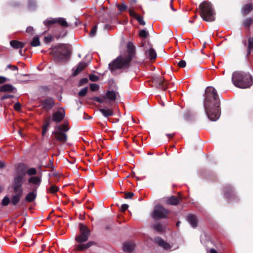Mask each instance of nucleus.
<instances>
[{
  "mask_svg": "<svg viewBox=\"0 0 253 253\" xmlns=\"http://www.w3.org/2000/svg\"><path fill=\"white\" fill-rule=\"evenodd\" d=\"M28 4H29V6L30 8L32 9L35 5V2L33 0H30L29 1Z\"/></svg>",
  "mask_w": 253,
  "mask_h": 253,
  "instance_id": "obj_48",
  "label": "nucleus"
},
{
  "mask_svg": "<svg viewBox=\"0 0 253 253\" xmlns=\"http://www.w3.org/2000/svg\"><path fill=\"white\" fill-rule=\"evenodd\" d=\"M16 194L12 197L11 203L13 205H16L20 201L23 191H14Z\"/></svg>",
  "mask_w": 253,
  "mask_h": 253,
  "instance_id": "obj_20",
  "label": "nucleus"
},
{
  "mask_svg": "<svg viewBox=\"0 0 253 253\" xmlns=\"http://www.w3.org/2000/svg\"><path fill=\"white\" fill-rule=\"evenodd\" d=\"M168 204L171 205H176L179 203V199L175 197H171L167 200Z\"/></svg>",
  "mask_w": 253,
  "mask_h": 253,
  "instance_id": "obj_28",
  "label": "nucleus"
},
{
  "mask_svg": "<svg viewBox=\"0 0 253 253\" xmlns=\"http://www.w3.org/2000/svg\"><path fill=\"white\" fill-rule=\"evenodd\" d=\"M135 18L138 21V22L140 25H145V22L141 16L138 15Z\"/></svg>",
  "mask_w": 253,
  "mask_h": 253,
  "instance_id": "obj_35",
  "label": "nucleus"
},
{
  "mask_svg": "<svg viewBox=\"0 0 253 253\" xmlns=\"http://www.w3.org/2000/svg\"><path fill=\"white\" fill-rule=\"evenodd\" d=\"M21 108V104L19 102H16L14 104V109L16 110L19 111Z\"/></svg>",
  "mask_w": 253,
  "mask_h": 253,
  "instance_id": "obj_49",
  "label": "nucleus"
},
{
  "mask_svg": "<svg viewBox=\"0 0 253 253\" xmlns=\"http://www.w3.org/2000/svg\"><path fill=\"white\" fill-rule=\"evenodd\" d=\"M4 167V163L2 161H0V168H3Z\"/></svg>",
  "mask_w": 253,
  "mask_h": 253,
  "instance_id": "obj_58",
  "label": "nucleus"
},
{
  "mask_svg": "<svg viewBox=\"0 0 253 253\" xmlns=\"http://www.w3.org/2000/svg\"><path fill=\"white\" fill-rule=\"evenodd\" d=\"M58 190V188L54 185H52L49 191L52 193H54Z\"/></svg>",
  "mask_w": 253,
  "mask_h": 253,
  "instance_id": "obj_42",
  "label": "nucleus"
},
{
  "mask_svg": "<svg viewBox=\"0 0 253 253\" xmlns=\"http://www.w3.org/2000/svg\"><path fill=\"white\" fill-rule=\"evenodd\" d=\"M154 228L157 231L161 232L164 229V226L160 223H156L154 225Z\"/></svg>",
  "mask_w": 253,
  "mask_h": 253,
  "instance_id": "obj_32",
  "label": "nucleus"
},
{
  "mask_svg": "<svg viewBox=\"0 0 253 253\" xmlns=\"http://www.w3.org/2000/svg\"><path fill=\"white\" fill-rule=\"evenodd\" d=\"M31 44L34 47L39 46L40 45L39 38L37 36L34 37L33 40L31 42Z\"/></svg>",
  "mask_w": 253,
  "mask_h": 253,
  "instance_id": "obj_29",
  "label": "nucleus"
},
{
  "mask_svg": "<svg viewBox=\"0 0 253 253\" xmlns=\"http://www.w3.org/2000/svg\"><path fill=\"white\" fill-rule=\"evenodd\" d=\"M178 65L181 68H184L186 65V63L184 60H181L178 62Z\"/></svg>",
  "mask_w": 253,
  "mask_h": 253,
  "instance_id": "obj_45",
  "label": "nucleus"
},
{
  "mask_svg": "<svg viewBox=\"0 0 253 253\" xmlns=\"http://www.w3.org/2000/svg\"><path fill=\"white\" fill-rule=\"evenodd\" d=\"M93 245H94V242H89L85 244H80V245H76L75 248L76 250L84 251V250L88 249V248H89Z\"/></svg>",
  "mask_w": 253,
  "mask_h": 253,
  "instance_id": "obj_18",
  "label": "nucleus"
},
{
  "mask_svg": "<svg viewBox=\"0 0 253 253\" xmlns=\"http://www.w3.org/2000/svg\"><path fill=\"white\" fill-rule=\"evenodd\" d=\"M57 18H49L45 20L43 23L45 26H49L50 25L54 24L55 23H57Z\"/></svg>",
  "mask_w": 253,
  "mask_h": 253,
  "instance_id": "obj_27",
  "label": "nucleus"
},
{
  "mask_svg": "<svg viewBox=\"0 0 253 253\" xmlns=\"http://www.w3.org/2000/svg\"><path fill=\"white\" fill-rule=\"evenodd\" d=\"M154 241L160 246L162 247L164 249L168 250L171 248V246L169 244L165 242L163 239L159 237L156 238L154 240Z\"/></svg>",
  "mask_w": 253,
  "mask_h": 253,
  "instance_id": "obj_14",
  "label": "nucleus"
},
{
  "mask_svg": "<svg viewBox=\"0 0 253 253\" xmlns=\"http://www.w3.org/2000/svg\"><path fill=\"white\" fill-rule=\"evenodd\" d=\"M13 87L9 84L2 85L0 87V91L2 92L5 91H12L13 90Z\"/></svg>",
  "mask_w": 253,
  "mask_h": 253,
  "instance_id": "obj_26",
  "label": "nucleus"
},
{
  "mask_svg": "<svg viewBox=\"0 0 253 253\" xmlns=\"http://www.w3.org/2000/svg\"><path fill=\"white\" fill-rule=\"evenodd\" d=\"M139 35L141 38H147L149 35V33L146 30H142L140 31Z\"/></svg>",
  "mask_w": 253,
  "mask_h": 253,
  "instance_id": "obj_34",
  "label": "nucleus"
},
{
  "mask_svg": "<svg viewBox=\"0 0 253 253\" xmlns=\"http://www.w3.org/2000/svg\"><path fill=\"white\" fill-rule=\"evenodd\" d=\"M19 53H20V54L21 55H22V50H21V49H20V50H19Z\"/></svg>",
  "mask_w": 253,
  "mask_h": 253,
  "instance_id": "obj_62",
  "label": "nucleus"
},
{
  "mask_svg": "<svg viewBox=\"0 0 253 253\" xmlns=\"http://www.w3.org/2000/svg\"><path fill=\"white\" fill-rule=\"evenodd\" d=\"M51 39H52V37L50 36H48L45 37L44 38V40H45V42H50L51 41Z\"/></svg>",
  "mask_w": 253,
  "mask_h": 253,
  "instance_id": "obj_54",
  "label": "nucleus"
},
{
  "mask_svg": "<svg viewBox=\"0 0 253 253\" xmlns=\"http://www.w3.org/2000/svg\"><path fill=\"white\" fill-rule=\"evenodd\" d=\"M10 45L14 48H22L24 46V43L17 41H11L10 42Z\"/></svg>",
  "mask_w": 253,
  "mask_h": 253,
  "instance_id": "obj_22",
  "label": "nucleus"
},
{
  "mask_svg": "<svg viewBox=\"0 0 253 253\" xmlns=\"http://www.w3.org/2000/svg\"><path fill=\"white\" fill-rule=\"evenodd\" d=\"M87 91V88L84 87L80 90V91L79 92V95L83 97L86 95Z\"/></svg>",
  "mask_w": 253,
  "mask_h": 253,
  "instance_id": "obj_38",
  "label": "nucleus"
},
{
  "mask_svg": "<svg viewBox=\"0 0 253 253\" xmlns=\"http://www.w3.org/2000/svg\"><path fill=\"white\" fill-rule=\"evenodd\" d=\"M55 127H59L60 128V131L65 133L69 130V127L66 124H63L61 126H57Z\"/></svg>",
  "mask_w": 253,
  "mask_h": 253,
  "instance_id": "obj_33",
  "label": "nucleus"
},
{
  "mask_svg": "<svg viewBox=\"0 0 253 253\" xmlns=\"http://www.w3.org/2000/svg\"><path fill=\"white\" fill-rule=\"evenodd\" d=\"M24 177L22 175H17L14 178L13 190L14 191H23L22 186L24 182Z\"/></svg>",
  "mask_w": 253,
  "mask_h": 253,
  "instance_id": "obj_8",
  "label": "nucleus"
},
{
  "mask_svg": "<svg viewBox=\"0 0 253 253\" xmlns=\"http://www.w3.org/2000/svg\"><path fill=\"white\" fill-rule=\"evenodd\" d=\"M127 50L123 54L109 64L110 70L126 68L129 66V63L134 55V47L132 43L128 42L127 45Z\"/></svg>",
  "mask_w": 253,
  "mask_h": 253,
  "instance_id": "obj_2",
  "label": "nucleus"
},
{
  "mask_svg": "<svg viewBox=\"0 0 253 253\" xmlns=\"http://www.w3.org/2000/svg\"><path fill=\"white\" fill-rule=\"evenodd\" d=\"M34 29L32 27H28L26 29V32L32 34Z\"/></svg>",
  "mask_w": 253,
  "mask_h": 253,
  "instance_id": "obj_52",
  "label": "nucleus"
},
{
  "mask_svg": "<svg viewBox=\"0 0 253 253\" xmlns=\"http://www.w3.org/2000/svg\"><path fill=\"white\" fill-rule=\"evenodd\" d=\"M117 7L119 8L120 11H123L126 9V6L124 3H123L121 5L119 4L117 5Z\"/></svg>",
  "mask_w": 253,
  "mask_h": 253,
  "instance_id": "obj_41",
  "label": "nucleus"
},
{
  "mask_svg": "<svg viewBox=\"0 0 253 253\" xmlns=\"http://www.w3.org/2000/svg\"><path fill=\"white\" fill-rule=\"evenodd\" d=\"M134 196V194L132 192H128L126 193L125 198L130 199Z\"/></svg>",
  "mask_w": 253,
  "mask_h": 253,
  "instance_id": "obj_46",
  "label": "nucleus"
},
{
  "mask_svg": "<svg viewBox=\"0 0 253 253\" xmlns=\"http://www.w3.org/2000/svg\"><path fill=\"white\" fill-rule=\"evenodd\" d=\"M169 211L163 206L156 205L152 214V217L154 219H161L167 217Z\"/></svg>",
  "mask_w": 253,
  "mask_h": 253,
  "instance_id": "obj_6",
  "label": "nucleus"
},
{
  "mask_svg": "<svg viewBox=\"0 0 253 253\" xmlns=\"http://www.w3.org/2000/svg\"><path fill=\"white\" fill-rule=\"evenodd\" d=\"M187 220L192 227H196L197 223V219L195 215L192 214L189 215L187 216Z\"/></svg>",
  "mask_w": 253,
  "mask_h": 253,
  "instance_id": "obj_21",
  "label": "nucleus"
},
{
  "mask_svg": "<svg viewBox=\"0 0 253 253\" xmlns=\"http://www.w3.org/2000/svg\"><path fill=\"white\" fill-rule=\"evenodd\" d=\"M87 66V64L85 62L80 63L77 67L75 72L74 73V75L76 76L83 71Z\"/></svg>",
  "mask_w": 253,
  "mask_h": 253,
  "instance_id": "obj_23",
  "label": "nucleus"
},
{
  "mask_svg": "<svg viewBox=\"0 0 253 253\" xmlns=\"http://www.w3.org/2000/svg\"><path fill=\"white\" fill-rule=\"evenodd\" d=\"M80 234L75 238L78 243H82L87 241L90 235V230L87 227L82 224L79 225Z\"/></svg>",
  "mask_w": 253,
  "mask_h": 253,
  "instance_id": "obj_5",
  "label": "nucleus"
},
{
  "mask_svg": "<svg viewBox=\"0 0 253 253\" xmlns=\"http://www.w3.org/2000/svg\"><path fill=\"white\" fill-rule=\"evenodd\" d=\"M66 46L64 44H59L57 47H55L53 49V51L50 52V54H53V51L56 52H60L61 55H64L65 54L64 51L66 50Z\"/></svg>",
  "mask_w": 253,
  "mask_h": 253,
  "instance_id": "obj_19",
  "label": "nucleus"
},
{
  "mask_svg": "<svg viewBox=\"0 0 253 253\" xmlns=\"http://www.w3.org/2000/svg\"><path fill=\"white\" fill-rule=\"evenodd\" d=\"M99 111L105 117L112 116L113 115V111L110 109H100Z\"/></svg>",
  "mask_w": 253,
  "mask_h": 253,
  "instance_id": "obj_25",
  "label": "nucleus"
},
{
  "mask_svg": "<svg viewBox=\"0 0 253 253\" xmlns=\"http://www.w3.org/2000/svg\"><path fill=\"white\" fill-rule=\"evenodd\" d=\"M13 69L14 70H18V68H17V66H13Z\"/></svg>",
  "mask_w": 253,
  "mask_h": 253,
  "instance_id": "obj_60",
  "label": "nucleus"
},
{
  "mask_svg": "<svg viewBox=\"0 0 253 253\" xmlns=\"http://www.w3.org/2000/svg\"><path fill=\"white\" fill-rule=\"evenodd\" d=\"M208 253H218L215 250H214L213 249H211L210 250L209 252H208Z\"/></svg>",
  "mask_w": 253,
  "mask_h": 253,
  "instance_id": "obj_57",
  "label": "nucleus"
},
{
  "mask_svg": "<svg viewBox=\"0 0 253 253\" xmlns=\"http://www.w3.org/2000/svg\"><path fill=\"white\" fill-rule=\"evenodd\" d=\"M167 135L169 138L171 137L172 136V134H167Z\"/></svg>",
  "mask_w": 253,
  "mask_h": 253,
  "instance_id": "obj_61",
  "label": "nucleus"
},
{
  "mask_svg": "<svg viewBox=\"0 0 253 253\" xmlns=\"http://www.w3.org/2000/svg\"><path fill=\"white\" fill-rule=\"evenodd\" d=\"M204 107L208 118L216 121L220 117V101L215 88L208 86L205 90Z\"/></svg>",
  "mask_w": 253,
  "mask_h": 253,
  "instance_id": "obj_1",
  "label": "nucleus"
},
{
  "mask_svg": "<svg viewBox=\"0 0 253 253\" xmlns=\"http://www.w3.org/2000/svg\"><path fill=\"white\" fill-rule=\"evenodd\" d=\"M50 119H48L45 122L44 125L43 126V127H46L47 128L48 126H49V124H50Z\"/></svg>",
  "mask_w": 253,
  "mask_h": 253,
  "instance_id": "obj_55",
  "label": "nucleus"
},
{
  "mask_svg": "<svg viewBox=\"0 0 253 253\" xmlns=\"http://www.w3.org/2000/svg\"><path fill=\"white\" fill-rule=\"evenodd\" d=\"M96 31H97V26H95L92 28L91 31H90V32L89 33L90 36L91 37L94 36L95 35V34H96Z\"/></svg>",
  "mask_w": 253,
  "mask_h": 253,
  "instance_id": "obj_44",
  "label": "nucleus"
},
{
  "mask_svg": "<svg viewBox=\"0 0 253 253\" xmlns=\"http://www.w3.org/2000/svg\"><path fill=\"white\" fill-rule=\"evenodd\" d=\"M89 79L92 82H96L99 80V78L96 75H91L89 76Z\"/></svg>",
  "mask_w": 253,
  "mask_h": 253,
  "instance_id": "obj_43",
  "label": "nucleus"
},
{
  "mask_svg": "<svg viewBox=\"0 0 253 253\" xmlns=\"http://www.w3.org/2000/svg\"><path fill=\"white\" fill-rule=\"evenodd\" d=\"M37 196V190L34 188L33 190L28 193L25 196V201L27 202L31 203L33 202L36 198Z\"/></svg>",
  "mask_w": 253,
  "mask_h": 253,
  "instance_id": "obj_13",
  "label": "nucleus"
},
{
  "mask_svg": "<svg viewBox=\"0 0 253 253\" xmlns=\"http://www.w3.org/2000/svg\"><path fill=\"white\" fill-rule=\"evenodd\" d=\"M27 173L29 175H35L37 173V170L35 168H30L27 170Z\"/></svg>",
  "mask_w": 253,
  "mask_h": 253,
  "instance_id": "obj_36",
  "label": "nucleus"
},
{
  "mask_svg": "<svg viewBox=\"0 0 253 253\" xmlns=\"http://www.w3.org/2000/svg\"><path fill=\"white\" fill-rule=\"evenodd\" d=\"M64 116V110L60 109L53 114L52 120L54 122H60L63 119Z\"/></svg>",
  "mask_w": 253,
  "mask_h": 253,
  "instance_id": "obj_12",
  "label": "nucleus"
},
{
  "mask_svg": "<svg viewBox=\"0 0 253 253\" xmlns=\"http://www.w3.org/2000/svg\"><path fill=\"white\" fill-rule=\"evenodd\" d=\"M248 42V54H249L251 50L253 48V38H250Z\"/></svg>",
  "mask_w": 253,
  "mask_h": 253,
  "instance_id": "obj_31",
  "label": "nucleus"
},
{
  "mask_svg": "<svg viewBox=\"0 0 253 253\" xmlns=\"http://www.w3.org/2000/svg\"><path fill=\"white\" fill-rule=\"evenodd\" d=\"M54 102L52 98H47L42 101L41 105L43 109L48 111L53 107Z\"/></svg>",
  "mask_w": 253,
  "mask_h": 253,
  "instance_id": "obj_11",
  "label": "nucleus"
},
{
  "mask_svg": "<svg viewBox=\"0 0 253 253\" xmlns=\"http://www.w3.org/2000/svg\"><path fill=\"white\" fill-rule=\"evenodd\" d=\"M57 23L59 24L63 27H68V24L65 19L63 18H57Z\"/></svg>",
  "mask_w": 253,
  "mask_h": 253,
  "instance_id": "obj_30",
  "label": "nucleus"
},
{
  "mask_svg": "<svg viewBox=\"0 0 253 253\" xmlns=\"http://www.w3.org/2000/svg\"><path fill=\"white\" fill-rule=\"evenodd\" d=\"M253 9V5L252 3H248L244 5L242 8V12L244 15L249 13Z\"/></svg>",
  "mask_w": 253,
  "mask_h": 253,
  "instance_id": "obj_24",
  "label": "nucleus"
},
{
  "mask_svg": "<svg viewBox=\"0 0 253 253\" xmlns=\"http://www.w3.org/2000/svg\"><path fill=\"white\" fill-rule=\"evenodd\" d=\"M13 96L12 95H4L1 97V100H4L8 98L12 97Z\"/></svg>",
  "mask_w": 253,
  "mask_h": 253,
  "instance_id": "obj_53",
  "label": "nucleus"
},
{
  "mask_svg": "<svg viewBox=\"0 0 253 253\" xmlns=\"http://www.w3.org/2000/svg\"><path fill=\"white\" fill-rule=\"evenodd\" d=\"M106 99V98H104V96L103 97V98H97L96 100L99 102V103H104L105 102V100Z\"/></svg>",
  "mask_w": 253,
  "mask_h": 253,
  "instance_id": "obj_51",
  "label": "nucleus"
},
{
  "mask_svg": "<svg viewBox=\"0 0 253 253\" xmlns=\"http://www.w3.org/2000/svg\"><path fill=\"white\" fill-rule=\"evenodd\" d=\"M142 46L144 47L145 50V54L150 59H153L156 58L157 54L153 49L152 45L149 42H144L142 43Z\"/></svg>",
  "mask_w": 253,
  "mask_h": 253,
  "instance_id": "obj_7",
  "label": "nucleus"
},
{
  "mask_svg": "<svg viewBox=\"0 0 253 253\" xmlns=\"http://www.w3.org/2000/svg\"><path fill=\"white\" fill-rule=\"evenodd\" d=\"M135 248V244L133 242H126L124 244L123 250L127 252H132Z\"/></svg>",
  "mask_w": 253,
  "mask_h": 253,
  "instance_id": "obj_16",
  "label": "nucleus"
},
{
  "mask_svg": "<svg viewBox=\"0 0 253 253\" xmlns=\"http://www.w3.org/2000/svg\"><path fill=\"white\" fill-rule=\"evenodd\" d=\"M170 7H171V9L172 10H173V11H175V9L172 7V1H170Z\"/></svg>",
  "mask_w": 253,
  "mask_h": 253,
  "instance_id": "obj_59",
  "label": "nucleus"
},
{
  "mask_svg": "<svg viewBox=\"0 0 253 253\" xmlns=\"http://www.w3.org/2000/svg\"><path fill=\"white\" fill-rule=\"evenodd\" d=\"M28 182L34 184V188H36V190H37L38 187L41 184V178L40 177L32 176L29 178Z\"/></svg>",
  "mask_w": 253,
  "mask_h": 253,
  "instance_id": "obj_17",
  "label": "nucleus"
},
{
  "mask_svg": "<svg viewBox=\"0 0 253 253\" xmlns=\"http://www.w3.org/2000/svg\"><path fill=\"white\" fill-rule=\"evenodd\" d=\"M128 208V205L127 204H123L121 206V210L123 211H126Z\"/></svg>",
  "mask_w": 253,
  "mask_h": 253,
  "instance_id": "obj_50",
  "label": "nucleus"
},
{
  "mask_svg": "<svg viewBox=\"0 0 253 253\" xmlns=\"http://www.w3.org/2000/svg\"><path fill=\"white\" fill-rule=\"evenodd\" d=\"M253 22V19L252 18H248L246 19L244 22L245 26H249Z\"/></svg>",
  "mask_w": 253,
  "mask_h": 253,
  "instance_id": "obj_37",
  "label": "nucleus"
},
{
  "mask_svg": "<svg viewBox=\"0 0 253 253\" xmlns=\"http://www.w3.org/2000/svg\"><path fill=\"white\" fill-rule=\"evenodd\" d=\"M201 16L204 20L211 22L214 20V11L210 3L204 1L199 5Z\"/></svg>",
  "mask_w": 253,
  "mask_h": 253,
  "instance_id": "obj_4",
  "label": "nucleus"
},
{
  "mask_svg": "<svg viewBox=\"0 0 253 253\" xmlns=\"http://www.w3.org/2000/svg\"><path fill=\"white\" fill-rule=\"evenodd\" d=\"M179 224H180V222H178L176 223V225H177V226H179Z\"/></svg>",
  "mask_w": 253,
  "mask_h": 253,
  "instance_id": "obj_63",
  "label": "nucleus"
},
{
  "mask_svg": "<svg viewBox=\"0 0 253 253\" xmlns=\"http://www.w3.org/2000/svg\"><path fill=\"white\" fill-rule=\"evenodd\" d=\"M232 82L237 87L241 88H247L250 87L253 84L251 76L246 73L236 72L233 74Z\"/></svg>",
  "mask_w": 253,
  "mask_h": 253,
  "instance_id": "obj_3",
  "label": "nucleus"
},
{
  "mask_svg": "<svg viewBox=\"0 0 253 253\" xmlns=\"http://www.w3.org/2000/svg\"><path fill=\"white\" fill-rule=\"evenodd\" d=\"M153 82L157 87L162 89L165 90L167 88L166 81L161 77L154 78Z\"/></svg>",
  "mask_w": 253,
  "mask_h": 253,
  "instance_id": "obj_10",
  "label": "nucleus"
},
{
  "mask_svg": "<svg viewBox=\"0 0 253 253\" xmlns=\"http://www.w3.org/2000/svg\"><path fill=\"white\" fill-rule=\"evenodd\" d=\"M47 131V128L43 126L42 134L43 135H44L46 133Z\"/></svg>",
  "mask_w": 253,
  "mask_h": 253,
  "instance_id": "obj_56",
  "label": "nucleus"
},
{
  "mask_svg": "<svg viewBox=\"0 0 253 253\" xmlns=\"http://www.w3.org/2000/svg\"><path fill=\"white\" fill-rule=\"evenodd\" d=\"M9 203V199L8 197L5 196L2 201V205L4 206H7Z\"/></svg>",
  "mask_w": 253,
  "mask_h": 253,
  "instance_id": "obj_39",
  "label": "nucleus"
},
{
  "mask_svg": "<svg viewBox=\"0 0 253 253\" xmlns=\"http://www.w3.org/2000/svg\"><path fill=\"white\" fill-rule=\"evenodd\" d=\"M210 41H211L208 38L207 42H210Z\"/></svg>",
  "mask_w": 253,
  "mask_h": 253,
  "instance_id": "obj_64",
  "label": "nucleus"
},
{
  "mask_svg": "<svg viewBox=\"0 0 253 253\" xmlns=\"http://www.w3.org/2000/svg\"><path fill=\"white\" fill-rule=\"evenodd\" d=\"M129 14L134 18H135L138 15L132 9H129Z\"/></svg>",
  "mask_w": 253,
  "mask_h": 253,
  "instance_id": "obj_47",
  "label": "nucleus"
},
{
  "mask_svg": "<svg viewBox=\"0 0 253 253\" xmlns=\"http://www.w3.org/2000/svg\"><path fill=\"white\" fill-rule=\"evenodd\" d=\"M52 134L54 135L56 139L60 142L64 143L67 141V135L65 132H61L59 127H55V130L52 132Z\"/></svg>",
  "mask_w": 253,
  "mask_h": 253,
  "instance_id": "obj_9",
  "label": "nucleus"
},
{
  "mask_svg": "<svg viewBox=\"0 0 253 253\" xmlns=\"http://www.w3.org/2000/svg\"><path fill=\"white\" fill-rule=\"evenodd\" d=\"M99 88V85L96 84H92L90 85V88L92 91L97 90Z\"/></svg>",
  "mask_w": 253,
  "mask_h": 253,
  "instance_id": "obj_40",
  "label": "nucleus"
},
{
  "mask_svg": "<svg viewBox=\"0 0 253 253\" xmlns=\"http://www.w3.org/2000/svg\"><path fill=\"white\" fill-rule=\"evenodd\" d=\"M118 93L113 90H109L106 92L104 98L108 99L110 101H115L118 96Z\"/></svg>",
  "mask_w": 253,
  "mask_h": 253,
  "instance_id": "obj_15",
  "label": "nucleus"
}]
</instances>
